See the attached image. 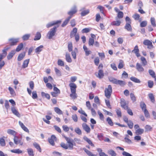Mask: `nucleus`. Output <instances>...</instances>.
Here are the masks:
<instances>
[{
	"mask_svg": "<svg viewBox=\"0 0 156 156\" xmlns=\"http://www.w3.org/2000/svg\"><path fill=\"white\" fill-rule=\"evenodd\" d=\"M10 151L12 153L17 154H21L23 153L22 151L19 149L12 150H11Z\"/></svg>",
	"mask_w": 156,
	"mask_h": 156,
	"instance_id": "cd10ccee",
	"label": "nucleus"
},
{
	"mask_svg": "<svg viewBox=\"0 0 156 156\" xmlns=\"http://www.w3.org/2000/svg\"><path fill=\"white\" fill-rule=\"evenodd\" d=\"M33 145L34 147L39 151L40 152H41V150L39 144L36 142H34L33 143Z\"/></svg>",
	"mask_w": 156,
	"mask_h": 156,
	"instance_id": "72a5a7b5",
	"label": "nucleus"
},
{
	"mask_svg": "<svg viewBox=\"0 0 156 156\" xmlns=\"http://www.w3.org/2000/svg\"><path fill=\"white\" fill-rule=\"evenodd\" d=\"M140 107L143 111L147 109L146 106L144 102H142L140 103Z\"/></svg>",
	"mask_w": 156,
	"mask_h": 156,
	"instance_id": "f704fd0d",
	"label": "nucleus"
},
{
	"mask_svg": "<svg viewBox=\"0 0 156 156\" xmlns=\"http://www.w3.org/2000/svg\"><path fill=\"white\" fill-rule=\"evenodd\" d=\"M83 139L87 142V143L92 146H94V144H93L89 138H88L86 136H84L83 137Z\"/></svg>",
	"mask_w": 156,
	"mask_h": 156,
	"instance_id": "412c9836",
	"label": "nucleus"
},
{
	"mask_svg": "<svg viewBox=\"0 0 156 156\" xmlns=\"http://www.w3.org/2000/svg\"><path fill=\"white\" fill-rule=\"evenodd\" d=\"M108 153L112 156H116V153L112 150H110L108 151Z\"/></svg>",
	"mask_w": 156,
	"mask_h": 156,
	"instance_id": "a19ab883",
	"label": "nucleus"
},
{
	"mask_svg": "<svg viewBox=\"0 0 156 156\" xmlns=\"http://www.w3.org/2000/svg\"><path fill=\"white\" fill-rule=\"evenodd\" d=\"M140 17V16L137 13H135L133 16V17L135 20H139V19Z\"/></svg>",
	"mask_w": 156,
	"mask_h": 156,
	"instance_id": "0e129e2a",
	"label": "nucleus"
},
{
	"mask_svg": "<svg viewBox=\"0 0 156 156\" xmlns=\"http://www.w3.org/2000/svg\"><path fill=\"white\" fill-rule=\"evenodd\" d=\"M95 75L97 77L101 79L103 78L104 76L103 71L101 69L99 70L98 73H95Z\"/></svg>",
	"mask_w": 156,
	"mask_h": 156,
	"instance_id": "1a4fd4ad",
	"label": "nucleus"
},
{
	"mask_svg": "<svg viewBox=\"0 0 156 156\" xmlns=\"http://www.w3.org/2000/svg\"><path fill=\"white\" fill-rule=\"evenodd\" d=\"M106 121L110 126H113V123L112 122V120L109 117H108L107 118Z\"/></svg>",
	"mask_w": 156,
	"mask_h": 156,
	"instance_id": "c03bdc74",
	"label": "nucleus"
},
{
	"mask_svg": "<svg viewBox=\"0 0 156 156\" xmlns=\"http://www.w3.org/2000/svg\"><path fill=\"white\" fill-rule=\"evenodd\" d=\"M25 55V52H24L20 53L19 55L17 60L18 61H20L22 60Z\"/></svg>",
	"mask_w": 156,
	"mask_h": 156,
	"instance_id": "a878e982",
	"label": "nucleus"
},
{
	"mask_svg": "<svg viewBox=\"0 0 156 156\" xmlns=\"http://www.w3.org/2000/svg\"><path fill=\"white\" fill-rule=\"evenodd\" d=\"M144 112L145 116L147 118H149L150 117V114L149 113L148 111L147 110H144L143 111Z\"/></svg>",
	"mask_w": 156,
	"mask_h": 156,
	"instance_id": "13d9d810",
	"label": "nucleus"
},
{
	"mask_svg": "<svg viewBox=\"0 0 156 156\" xmlns=\"http://www.w3.org/2000/svg\"><path fill=\"white\" fill-rule=\"evenodd\" d=\"M150 75L152 77H154L155 76V73L151 69H149L148 71Z\"/></svg>",
	"mask_w": 156,
	"mask_h": 156,
	"instance_id": "052dcab7",
	"label": "nucleus"
},
{
	"mask_svg": "<svg viewBox=\"0 0 156 156\" xmlns=\"http://www.w3.org/2000/svg\"><path fill=\"white\" fill-rule=\"evenodd\" d=\"M130 79L131 80L136 83H140L141 82L139 79L134 77H130Z\"/></svg>",
	"mask_w": 156,
	"mask_h": 156,
	"instance_id": "c85d7f7f",
	"label": "nucleus"
},
{
	"mask_svg": "<svg viewBox=\"0 0 156 156\" xmlns=\"http://www.w3.org/2000/svg\"><path fill=\"white\" fill-rule=\"evenodd\" d=\"M55 70L56 74L58 76H60L61 75V71L56 68H55Z\"/></svg>",
	"mask_w": 156,
	"mask_h": 156,
	"instance_id": "864d4df0",
	"label": "nucleus"
},
{
	"mask_svg": "<svg viewBox=\"0 0 156 156\" xmlns=\"http://www.w3.org/2000/svg\"><path fill=\"white\" fill-rule=\"evenodd\" d=\"M41 34L39 32H37L34 38V41L38 40L41 38Z\"/></svg>",
	"mask_w": 156,
	"mask_h": 156,
	"instance_id": "e433bc0d",
	"label": "nucleus"
},
{
	"mask_svg": "<svg viewBox=\"0 0 156 156\" xmlns=\"http://www.w3.org/2000/svg\"><path fill=\"white\" fill-rule=\"evenodd\" d=\"M29 61L30 59H28L25 60L24 61L23 64L22 66L23 68H25L27 67Z\"/></svg>",
	"mask_w": 156,
	"mask_h": 156,
	"instance_id": "4be33fe9",
	"label": "nucleus"
},
{
	"mask_svg": "<svg viewBox=\"0 0 156 156\" xmlns=\"http://www.w3.org/2000/svg\"><path fill=\"white\" fill-rule=\"evenodd\" d=\"M13 140L16 144H19L20 145H22L23 144V142L21 141V140L18 139V137L17 136H15L14 137Z\"/></svg>",
	"mask_w": 156,
	"mask_h": 156,
	"instance_id": "f8f14e48",
	"label": "nucleus"
},
{
	"mask_svg": "<svg viewBox=\"0 0 156 156\" xmlns=\"http://www.w3.org/2000/svg\"><path fill=\"white\" fill-rule=\"evenodd\" d=\"M70 96L73 99H75L77 98V95L76 93V92L74 93H71L70 94Z\"/></svg>",
	"mask_w": 156,
	"mask_h": 156,
	"instance_id": "79ce46f5",
	"label": "nucleus"
},
{
	"mask_svg": "<svg viewBox=\"0 0 156 156\" xmlns=\"http://www.w3.org/2000/svg\"><path fill=\"white\" fill-rule=\"evenodd\" d=\"M83 129L87 133L90 132V129L89 126L86 123H83L82 124Z\"/></svg>",
	"mask_w": 156,
	"mask_h": 156,
	"instance_id": "0eeeda50",
	"label": "nucleus"
},
{
	"mask_svg": "<svg viewBox=\"0 0 156 156\" xmlns=\"http://www.w3.org/2000/svg\"><path fill=\"white\" fill-rule=\"evenodd\" d=\"M8 89L11 94L13 96H14L15 94V92L12 88L11 87H9Z\"/></svg>",
	"mask_w": 156,
	"mask_h": 156,
	"instance_id": "8fccbe9b",
	"label": "nucleus"
},
{
	"mask_svg": "<svg viewBox=\"0 0 156 156\" xmlns=\"http://www.w3.org/2000/svg\"><path fill=\"white\" fill-rule=\"evenodd\" d=\"M125 28L128 31H131L132 28L130 25V23H126L125 27Z\"/></svg>",
	"mask_w": 156,
	"mask_h": 156,
	"instance_id": "c756f323",
	"label": "nucleus"
},
{
	"mask_svg": "<svg viewBox=\"0 0 156 156\" xmlns=\"http://www.w3.org/2000/svg\"><path fill=\"white\" fill-rule=\"evenodd\" d=\"M19 123L22 128L25 132L29 133V130L28 128L26 127L23 123L21 122L20 121H19Z\"/></svg>",
	"mask_w": 156,
	"mask_h": 156,
	"instance_id": "f3484780",
	"label": "nucleus"
},
{
	"mask_svg": "<svg viewBox=\"0 0 156 156\" xmlns=\"http://www.w3.org/2000/svg\"><path fill=\"white\" fill-rule=\"evenodd\" d=\"M74 131L75 132L78 134L79 135H81L82 134V131L79 128H75Z\"/></svg>",
	"mask_w": 156,
	"mask_h": 156,
	"instance_id": "37998d69",
	"label": "nucleus"
},
{
	"mask_svg": "<svg viewBox=\"0 0 156 156\" xmlns=\"http://www.w3.org/2000/svg\"><path fill=\"white\" fill-rule=\"evenodd\" d=\"M151 21L152 26L153 27H155L156 26V24L155 19L153 17L151 18Z\"/></svg>",
	"mask_w": 156,
	"mask_h": 156,
	"instance_id": "6e6d98bb",
	"label": "nucleus"
},
{
	"mask_svg": "<svg viewBox=\"0 0 156 156\" xmlns=\"http://www.w3.org/2000/svg\"><path fill=\"white\" fill-rule=\"evenodd\" d=\"M64 138L68 144V148L70 149H72L73 148V140L72 139L68 138L66 136H64Z\"/></svg>",
	"mask_w": 156,
	"mask_h": 156,
	"instance_id": "7ed1b4c3",
	"label": "nucleus"
},
{
	"mask_svg": "<svg viewBox=\"0 0 156 156\" xmlns=\"http://www.w3.org/2000/svg\"><path fill=\"white\" fill-rule=\"evenodd\" d=\"M72 17V16H69L67 18L62 25V26L63 27L66 26Z\"/></svg>",
	"mask_w": 156,
	"mask_h": 156,
	"instance_id": "393cba45",
	"label": "nucleus"
},
{
	"mask_svg": "<svg viewBox=\"0 0 156 156\" xmlns=\"http://www.w3.org/2000/svg\"><path fill=\"white\" fill-rule=\"evenodd\" d=\"M123 12L122 11H119L118 13L117 17L116 18L121 19L123 18Z\"/></svg>",
	"mask_w": 156,
	"mask_h": 156,
	"instance_id": "49530a36",
	"label": "nucleus"
},
{
	"mask_svg": "<svg viewBox=\"0 0 156 156\" xmlns=\"http://www.w3.org/2000/svg\"><path fill=\"white\" fill-rule=\"evenodd\" d=\"M69 86L70 87L71 93L76 92V86L75 84L74 83H71L69 84Z\"/></svg>",
	"mask_w": 156,
	"mask_h": 156,
	"instance_id": "6e6552de",
	"label": "nucleus"
},
{
	"mask_svg": "<svg viewBox=\"0 0 156 156\" xmlns=\"http://www.w3.org/2000/svg\"><path fill=\"white\" fill-rule=\"evenodd\" d=\"M148 95L149 98L150 99L151 101L152 102L154 103L155 101L154 97L153 94L151 93H150L148 94Z\"/></svg>",
	"mask_w": 156,
	"mask_h": 156,
	"instance_id": "7c9ffc66",
	"label": "nucleus"
},
{
	"mask_svg": "<svg viewBox=\"0 0 156 156\" xmlns=\"http://www.w3.org/2000/svg\"><path fill=\"white\" fill-rule=\"evenodd\" d=\"M77 28L75 27L74 28L73 30L71 32L70 37L71 38H72L74 37V35L77 34Z\"/></svg>",
	"mask_w": 156,
	"mask_h": 156,
	"instance_id": "aec40b11",
	"label": "nucleus"
},
{
	"mask_svg": "<svg viewBox=\"0 0 156 156\" xmlns=\"http://www.w3.org/2000/svg\"><path fill=\"white\" fill-rule=\"evenodd\" d=\"M19 41V38H11L9 39V43L11 46H13L16 45L17 43Z\"/></svg>",
	"mask_w": 156,
	"mask_h": 156,
	"instance_id": "20e7f679",
	"label": "nucleus"
},
{
	"mask_svg": "<svg viewBox=\"0 0 156 156\" xmlns=\"http://www.w3.org/2000/svg\"><path fill=\"white\" fill-rule=\"evenodd\" d=\"M94 39L92 38H90L89 41V45L93 46L94 44Z\"/></svg>",
	"mask_w": 156,
	"mask_h": 156,
	"instance_id": "774afa93",
	"label": "nucleus"
},
{
	"mask_svg": "<svg viewBox=\"0 0 156 156\" xmlns=\"http://www.w3.org/2000/svg\"><path fill=\"white\" fill-rule=\"evenodd\" d=\"M7 132L8 134L12 135L14 136H16L15 135H16V133L15 131L13 130L10 129L7 130Z\"/></svg>",
	"mask_w": 156,
	"mask_h": 156,
	"instance_id": "b1692460",
	"label": "nucleus"
},
{
	"mask_svg": "<svg viewBox=\"0 0 156 156\" xmlns=\"http://www.w3.org/2000/svg\"><path fill=\"white\" fill-rule=\"evenodd\" d=\"M83 49L85 52V55L86 56H88L91 53V51L89 50L87 47L84 45L83 46Z\"/></svg>",
	"mask_w": 156,
	"mask_h": 156,
	"instance_id": "a211bd4d",
	"label": "nucleus"
},
{
	"mask_svg": "<svg viewBox=\"0 0 156 156\" xmlns=\"http://www.w3.org/2000/svg\"><path fill=\"white\" fill-rule=\"evenodd\" d=\"M0 144L1 146H5V143L3 137L1 138L0 139Z\"/></svg>",
	"mask_w": 156,
	"mask_h": 156,
	"instance_id": "a18cd8bd",
	"label": "nucleus"
},
{
	"mask_svg": "<svg viewBox=\"0 0 156 156\" xmlns=\"http://www.w3.org/2000/svg\"><path fill=\"white\" fill-rule=\"evenodd\" d=\"M23 47V43H20L19 45L16 49V51L19 52L20 51Z\"/></svg>",
	"mask_w": 156,
	"mask_h": 156,
	"instance_id": "58836bf2",
	"label": "nucleus"
},
{
	"mask_svg": "<svg viewBox=\"0 0 156 156\" xmlns=\"http://www.w3.org/2000/svg\"><path fill=\"white\" fill-rule=\"evenodd\" d=\"M89 12V11L88 10H84L81 12V14L82 16H84L88 14Z\"/></svg>",
	"mask_w": 156,
	"mask_h": 156,
	"instance_id": "e2e57ef3",
	"label": "nucleus"
},
{
	"mask_svg": "<svg viewBox=\"0 0 156 156\" xmlns=\"http://www.w3.org/2000/svg\"><path fill=\"white\" fill-rule=\"evenodd\" d=\"M83 149L84 151L88 155V156H93V154L90 151L87 149L86 148H84Z\"/></svg>",
	"mask_w": 156,
	"mask_h": 156,
	"instance_id": "09e8293b",
	"label": "nucleus"
},
{
	"mask_svg": "<svg viewBox=\"0 0 156 156\" xmlns=\"http://www.w3.org/2000/svg\"><path fill=\"white\" fill-rule=\"evenodd\" d=\"M123 63V62L122 60H121L120 61L119 63L118 66L119 69H121L124 66Z\"/></svg>",
	"mask_w": 156,
	"mask_h": 156,
	"instance_id": "680f3d73",
	"label": "nucleus"
},
{
	"mask_svg": "<svg viewBox=\"0 0 156 156\" xmlns=\"http://www.w3.org/2000/svg\"><path fill=\"white\" fill-rule=\"evenodd\" d=\"M112 92V87L111 85H108L107 88H106L105 93V96L108 98H109L111 97V94Z\"/></svg>",
	"mask_w": 156,
	"mask_h": 156,
	"instance_id": "f257e3e1",
	"label": "nucleus"
},
{
	"mask_svg": "<svg viewBox=\"0 0 156 156\" xmlns=\"http://www.w3.org/2000/svg\"><path fill=\"white\" fill-rule=\"evenodd\" d=\"M30 36V34H26L23 35L22 37L24 41H26L28 40L29 37Z\"/></svg>",
	"mask_w": 156,
	"mask_h": 156,
	"instance_id": "de8ad7c7",
	"label": "nucleus"
},
{
	"mask_svg": "<svg viewBox=\"0 0 156 156\" xmlns=\"http://www.w3.org/2000/svg\"><path fill=\"white\" fill-rule=\"evenodd\" d=\"M143 44L146 45L148 46L147 48L148 49H151L154 47L151 41L148 40H145L143 42Z\"/></svg>",
	"mask_w": 156,
	"mask_h": 156,
	"instance_id": "39448f33",
	"label": "nucleus"
},
{
	"mask_svg": "<svg viewBox=\"0 0 156 156\" xmlns=\"http://www.w3.org/2000/svg\"><path fill=\"white\" fill-rule=\"evenodd\" d=\"M130 129H132L133 126V123L130 120H129L128 122L127 123Z\"/></svg>",
	"mask_w": 156,
	"mask_h": 156,
	"instance_id": "3c124183",
	"label": "nucleus"
},
{
	"mask_svg": "<svg viewBox=\"0 0 156 156\" xmlns=\"http://www.w3.org/2000/svg\"><path fill=\"white\" fill-rule=\"evenodd\" d=\"M43 48V46L42 45H41L37 47L35 49V52L39 54L41 51L42 50Z\"/></svg>",
	"mask_w": 156,
	"mask_h": 156,
	"instance_id": "bb28decb",
	"label": "nucleus"
},
{
	"mask_svg": "<svg viewBox=\"0 0 156 156\" xmlns=\"http://www.w3.org/2000/svg\"><path fill=\"white\" fill-rule=\"evenodd\" d=\"M58 65L61 66H64V62L60 59H59L58 61Z\"/></svg>",
	"mask_w": 156,
	"mask_h": 156,
	"instance_id": "69168bd1",
	"label": "nucleus"
},
{
	"mask_svg": "<svg viewBox=\"0 0 156 156\" xmlns=\"http://www.w3.org/2000/svg\"><path fill=\"white\" fill-rule=\"evenodd\" d=\"M126 82L123 81L118 80L117 84L120 85V86L123 87L126 85Z\"/></svg>",
	"mask_w": 156,
	"mask_h": 156,
	"instance_id": "c9c22d12",
	"label": "nucleus"
},
{
	"mask_svg": "<svg viewBox=\"0 0 156 156\" xmlns=\"http://www.w3.org/2000/svg\"><path fill=\"white\" fill-rule=\"evenodd\" d=\"M141 60L142 62V63L144 66L146 65L147 64V62L145 58L144 57H141Z\"/></svg>",
	"mask_w": 156,
	"mask_h": 156,
	"instance_id": "603ef678",
	"label": "nucleus"
},
{
	"mask_svg": "<svg viewBox=\"0 0 156 156\" xmlns=\"http://www.w3.org/2000/svg\"><path fill=\"white\" fill-rule=\"evenodd\" d=\"M61 22V21L60 20H58L56 21V22H51L47 24L46 25V27L47 28H49L55 24H56L59 23H60Z\"/></svg>",
	"mask_w": 156,
	"mask_h": 156,
	"instance_id": "dca6fc26",
	"label": "nucleus"
},
{
	"mask_svg": "<svg viewBox=\"0 0 156 156\" xmlns=\"http://www.w3.org/2000/svg\"><path fill=\"white\" fill-rule=\"evenodd\" d=\"M54 110L59 115H61L62 114V112L58 107L55 108Z\"/></svg>",
	"mask_w": 156,
	"mask_h": 156,
	"instance_id": "4c0bfd02",
	"label": "nucleus"
},
{
	"mask_svg": "<svg viewBox=\"0 0 156 156\" xmlns=\"http://www.w3.org/2000/svg\"><path fill=\"white\" fill-rule=\"evenodd\" d=\"M115 19L116 20L113 21L111 23V25L116 26H120L121 23V20H118L117 18H115Z\"/></svg>",
	"mask_w": 156,
	"mask_h": 156,
	"instance_id": "9b49d317",
	"label": "nucleus"
},
{
	"mask_svg": "<svg viewBox=\"0 0 156 156\" xmlns=\"http://www.w3.org/2000/svg\"><path fill=\"white\" fill-rule=\"evenodd\" d=\"M72 118L73 119V120L75 122H77L78 121V117L77 116V115L76 114H75L74 115H73L72 116Z\"/></svg>",
	"mask_w": 156,
	"mask_h": 156,
	"instance_id": "bf43d9fd",
	"label": "nucleus"
},
{
	"mask_svg": "<svg viewBox=\"0 0 156 156\" xmlns=\"http://www.w3.org/2000/svg\"><path fill=\"white\" fill-rule=\"evenodd\" d=\"M66 61L70 63L72 62L71 58L69 54L68 53H66Z\"/></svg>",
	"mask_w": 156,
	"mask_h": 156,
	"instance_id": "5701e85b",
	"label": "nucleus"
},
{
	"mask_svg": "<svg viewBox=\"0 0 156 156\" xmlns=\"http://www.w3.org/2000/svg\"><path fill=\"white\" fill-rule=\"evenodd\" d=\"M56 138L55 136L54 135H52L51 138H48V141L49 143L52 146H54L55 145L54 141H56Z\"/></svg>",
	"mask_w": 156,
	"mask_h": 156,
	"instance_id": "423d86ee",
	"label": "nucleus"
},
{
	"mask_svg": "<svg viewBox=\"0 0 156 156\" xmlns=\"http://www.w3.org/2000/svg\"><path fill=\"white\" fill-rule=\"evenodd\" d=\"M27 152L30 156H34V154L33 150L31 148H28L27 150Z\"/></svg>",
	"mask_w": 156,
	"mask_h": 156,
	"instance_id": "ea45409f",
	"label": "nucleus"
},
{
	"mask_svg": "<svg viewBox=\"0 0 156 156\" xmlns=\"http://www.w3.org/2000/svg\"><path fill=\"white\" fill-rule=\"evenodd\" d=\"M57 28V27H54L53 28L51 29L48 32L47 34V36L49 39H51L55 35L56 31V29Z\"/></svg>",
	"mask_w": 156,
	"mask_h": 156,
	"instance_id": "f03ea898",
	"label": "nucleus"
},
{
	"mask_svg": "<svg viewBox=\"0 0 156 156\" xmlns=\"http://www.w3.org/2000/svg\"><path fill=\"white\" fill-rule=\"evenodd\" d=\"M11 111L12 112V113L16 115L17 116L20 117V115L19 112L15 109V108L13 107H12L11 108Z\"/></svg>",
	"mask_w": 156,
	"mask_h": 156,
	"instance_id": "ddd939ff",
	"label": "nucleus"
},
{
	"mask_svg": "<svg viewBox=\"0 0 156 156\" xmlns=\"http://www.w3.org/2000/svg\"><path fill=\"white\" fill-rule=\"evenodd\" d=\"M136 69L139 72H142L144 71V69L142 65L138 63L136 64Z\"/></svg>",
	"mask_w": 156,
	"mask_h": 156,
	"instance_id": "2eb2a0df",
	"label": "nucleus"
},
{
	"mask_svg": "<svg viewBox=\"0 0 156 156\" xmlns=\"http://www.w3.org/2000/svg\"><path fill=\"white\" fill-rule=\"evenodd\" d=\"M76 7L75 6H74L71 11L68 12V14L70 15L69 16H72L73 15L76 13Z\"/></svg>",
	"mask_w": 156,
	"mask_h": 156,
	"instance_id": "4468645a",
	"label": "nucleus"
},
{
	"mask_svg": "<svg viewBox=\"0 0 156 156\" xmlns=\"http://www.w3.org/2000/svg\"><path fill=\"white\" fill-rule=\"evenodd\" d=\"M68 50L69 52L72 51L73 49V46L72 43L71 42H70L68 43Z\"/></svg>",
	"mask_w": 156,
	"mask_h": 156,
	"instance_id": "4d7b16f0",
	"label": "nucleus"
},
{
	"mask_svg": "<svg viewBox=\"0 0 156 156\" xmlns=\"http://www.w3.org/2000/svg\"><path fill=\"white\" fill-rule=\"evenodd\" d=\"M144 132V129H139L136 130L135 133L136 135H141Z\"/></svg>",
	"mask_w": 156,
	"mask_h": 156,
	"instance_id": "473e14b6",
	"label": "nucleus"
},
{
	"mask_svg": "<svg viewBox=\"0 0 156 156\" xmlns=\"http://www.w3.org/2000/svg\"><path fill=\"white\" fill-rule=\"evenodd\" d=\"M139 52V49L138 48V47L137 45H136L134 48V49L132 51V52H134L135 53H137L138 52Z\"/></svg>",
	"mask_w": 156,
	"mask_h": 156,
	"instance_id": "338daca9",
	"label": "nucleus"
},
{
	"mask_svg": "<svg viewBox=\"0 0 156 156\" xmlns=\"http://www.w3.org/2000/svg\"><path fill=\"white\" fill-rule=\"evenodd\" d=\"M120 104L121 107L126 109L128 108V106L126 104L125 100L123 99H121Z\"/></svg>",
	"mask_w": 156,
	"mask_h": 156,
	"instance_id": "9d476101",
	"label": "nucleus"
},
{
	"mask_svg": "<svg viewBox=\"0 0 156 156\" xmlns=\"http://www.w3.org/2000/svg\"><path fill=\"white\" fill-rule=\"evenodd\" d=\"M41 95L42 97H45L48 99H49L50 98V96L48 94L42 92L41 93Z\"/></svg>",
	"mask_w": 156,
	"mask_h": 156,
	"instance_id": "2f4dec72",
	"label": "nucleus"
},
{
	"mask_svg": "<svg viewBox=\"0 0 156 156\" xmlns=\"http://www.w3.org/2000/svg\"><path fill=\"white\" fill-rule=\"evenodd\" d=\"M15 53V51L14 50H12L9 53L7 56V58L9 60L11 59Z\"/></svg>",
	"mask_w": 156,
	"mask_h": 156,
	"instance_id": "6ab92c4d",
	"label": "nucleus"
},
{
	"mask_svg": "<svg viewBox=\"0 0 156 156\" xmlns=\"http://www.w3.org/2000/svg\"><path fill=\"white\" fill-rule=\"evenodd\" d=\"M154 83L153 81L151 80H148V86L149 87L152 88L153 86Z\"/></svg>",
	"mask_w": 156,
	"mask_h": 156,
	"instance_id": "5fc2aeb1",
	"label": "nucleus"
}]
</instances>
